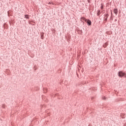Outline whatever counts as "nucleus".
I'll use <instances>...</instances> for the list:
<instances>
[{
	"label": "nucleus",
	"mask_w": 126,
	"mask_h": 126,
	"mask_svg": "<svg viewBox=\"0 0 126 126\" xmlns=\"http://www.w3.org/2000/svg\"><path fill=\"white\" fill-rule=\"evenodd\" d=\"M125 75H126V73L123 71H119L118 72V76H119V77H123V76H125Z\"/></svg>",
	"instance_id": "1"
},
{
	"label": "nucleus",
	"mask_w": 126,
	"mask_h": 126,
	"mask_svg": "<svg viewBox=\"0 0 126 126\" xmlns=\"http://www.w3.org/2000/svg\"><path fill=\"white\" fill-rule=\"evenodd\" d=\"M81 21H85V22H86V21H87V19H86L85 18H84V17H82L81 18Z\"/></svg>",
	"instance_id": "2"
},
{
	"label": "nucleus",
	"mask_w": 126,
	"mask_h": 126,
	"mask_svg": "<svg viewBox=\"0 0 126 126\" xmlns=\"http://www.w3.org/2000/svg\"><path fill=\"white\" fill-rule=\"evenodd\" d=\"M86 22H87V23L89 25H91V21H90V20H87Z\"/></svg>",
	"instance_id": "3"
},
{
	"label": "nucleus",
	"mask_w": 126,
	"mask_h": 126,
	"mask_svg": "<svg viewBox=\"0 0 126 126\" xmlns=\"http://www.w3.org/2000/svg\"><path fill=\"white\" fill-rule=\"evenodd\" d=\"M114 12L115 14H118V9H115L114 10Z\"/></svg>",
	"instance_id": "4"
},
{
	"label": "nucleus",
	"mask_w": 126,
	"mask_h": 126,
	"mask_svg": "<svg viewBox=\"0 0 126 126\" xmlns=\"http://www.w3.org/2000/svg\"><path fill=\"white\" fill-rule=\"evenodd\" d=\"M108 16H109V15H108V14L105 15V19H104V20L105 21H107V19L108 18Z\"/></svg>",
	"instance_id": "5"
},
{
	"label": "nucleus",
	"mask_w": 126,
	"mask_h": 126,
	"mask_svg": "<svg viewBox=\"0 0 126 126\" xmlns=\"http://www.w3.org/2000/svg\"><path fill=\"white\" fill-rule=\"evenodd\" d=\"M100 14H101V11L100 10H98L97 15H100Z\"/></svg>",
	"instance_id": "6"
},
{
	"label": "nucleus",
	"mask_w": 126,
	"mask_h": 126,
	"mask_svg": "<svg viewBox=\"0 0 126 126\" xmlns=\"http://www.w3.org/2000/svg\"><path fill=\"white\" fill-rule=\"evenodd\" d=\"M104 4H101V7H100V8L101 9H103L104 8Z\"/></svg>",
	"instance_id": "7"
},
{
	"label": "nucleus",
	"mask_w": 126,
	"mask_h": 126,
	"mask_svg": "<svg viewBox=\"0 0 126 126\" xmlns=\"http://www.w3.org/2000/svg\"><path fill=\"white\" fill-rule=\"evenodd\" d=\"M25 18H29V16L28 15H25Z\"/></svg>",
	"instance_id": "8"
},
{
	"label": "nucleus",
	"mask_w": 126,
	"mask_h": 126,
	"mask_svg": "<svg viewBox=\"0 0 126 126\" xmlns=\"http://www.w3.org/2000/svg\"><path fill=\"white\" fill-rule=\"evenodd\" d=\"M48 4H54V3H51L50 2H49L48 3Z\"/></svg>",
	"instance_id": "9"
},
{
	"label": "nucleus",
	"mask_w": 126,
	"mask_h": 126,
	"mask_svg": "<svg viewBox=\"0 0 126 126\" xmlns=\"http://www.w3.org/2000/svg\"><path fill=\"white\" fill-rule=\"evenodd\" d=\"M124 126H126V123L124 125Z\"/></svg>",
	"instance_id": "10"
},
{
	"label": "nucleus",
	"mask_w": 126,
	"mask_h": 126,
	"mask_svg": "<svg viewBox=\"0 0 126 126\" xmlns=\"http://www.w3.org/2000/svg\"><path fill=\"white\" fill-rule=\"evenodd\" d=\"M41 39H43V36H41Z\"/></svg>",
	"instance_id": "11"
},
{
	"label": "nucleus",
	"mask_w": 126,
	"mask_h": 126,
	"mask_svg": "<svg viewBox=\"0 0 126 126\" xmlns=\"http://www.w3.org/2000/svg\"><path fill=\"white\" fill-rule=\"evenodd\" d=\"M103 99H106V98L104 97V98Z\"/></svg>",
	"instance_id": "12"
}]
</instances>
